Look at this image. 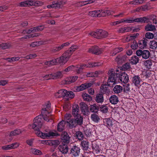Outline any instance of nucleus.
I'll return each instance as SVG.
<instances>
[{
	"instance_id": "56",
	"label": "nucleus",
	"mask_w": 157,
	"mask_h": 157,
	"mask_svg": "<svg viewBox=\"0 0 157 157\" xmlns=\"http://www.w3.org/2000/svg\"><path fill=\"white\" fill-rule=\"evenodd\" d=\"M101 92L103 93H108L109 92V90L108 89V88L106 87L104 85L101 86Z\"/></svg>"
},
{
	"instance_id": "13",
	"label": "nucleus",
	"mask_w": 157,
	"mask_h": 157,
	"mask_svg": "<svg viewBox=\"0 0 157 157\" xmlns=\"http://www.w3.org/2000/svg\"><path fill=\"white\" fill-rule=\"evenodd\" d=\"M92 84L91 83H86L82 84L80 86L76 87V90L77 91L79 92L85 90L91 86Z\"/></svg>"
},
{
	"instance_id": "4",
	"label": "nucleus",
	"mask_w": 157,
	"mask_h": 157,
	"mask_svg": "<svg viewBox=\"0 0 157 157\" xmlns=\"http://www.w3.org/2000/svg\"><path fill=\"white\" fill-rule=\"evenodd\" d=\"M51 108L50 104H48L41 110V114L44 120L48 122L50 121V112L49 111Z\"/></svg>"
},
{
	"instance_id": "22",
	"label": "nucleus",
	"mask_w": 157,
	"mask_h": 157,
	"mask_svg": "<svg viewBox=\"0 0 157 157\" xmlns=\"http://www.w3.org/2000/svg\"><path fill=\"white\" fill-rule=\"evenodd\" d=\"M61 138L64 142L66 143H69L70 137L67 132H63L61 134Z\"/></svg>"
},
{
	"instance_id": "18",
	"label": "nucleus",
	"mask_w": 157,
	"mask_h": 157,
	"mask_svg": "<svg viewBox=\"0 0 157 157\" xmlns=\"http://www.w3.org/2000/svg\"><path fill=\"white\" fill-rule=\"evenodd\" d=\"M47 42L45 41L41 40L39 41H36L30 44H29L27 46L28 48L32 47V48L35 47L37 46H39L41 45L46 44Z\"/></svg>"
},
{
	"instance_id": "37",
	"label": "nucleus",
	"mask_w": 157,
	"mask_h": 157,
	"mask_svg": "<svg viewBox=\"0 0 157 157\" xmlns=\"http://www.w3.org/2000/svg\"><path fill=\"white\" fill-rule=\"evenodd\" d=\"M132 29L129 27L121 28L118 30V32L120 33H124L131 31Z\"/></svg>"
},
{
	"instance_id": "49",
	"label": "nucleus",
	"mask_w": 157,
	"mask_h": 157,
	"mask_svg": "<svg viewBox=\"0 0 157 157\" xmlns=\"http://www.w3.org/2000/svg\"><path fill=\"white\" fill-rule=\"evenodd\" d=\"M100 110L102 113H106L108 111V108L106 106L104 105H101L100 107Z\"/></svg>"
},
{
	"instance_id": "63",
	"label": "nucleus",
	"mask_w": 157,
	"mask_h": 157,
	"mask_svg": "<svg viewBox=\"0 0 157 157\" xmlns=\"http://www.w3.org/2000/svg\"><path fill=\"white\" fill-rule=\"evenodd\" d=\"M139 35V34L138 33H135L133 35H129L130 37V39L131 40H134Z\"/></svg>"
},
{
	"instance_id": "51",
	"label": "nucleus",
	"mask_w": 157,
	"mask_h": 157,
	"mask_svg": "<svg viewBox=\"0 0 157 157\" xmlns=\"http://www.w3.org/2000/svg\"><path fill=\"white\" fill-rule=\"evenodd\" d=\"M143 2V0H135L131 2L130 4L132 5H139L142 4Z\"/></svg>"
},
{
	"instance_id": "12",
	"label": "nucleus",
	"mask_w": 157,
	"mask_h": 157,
	"mask_svg": "<svg viewBox=\"0 0 157 157\" xmlns=\"http://www.w3.org/2000/svg\"><path fill=\"white\" fill-rule=\"evenodd\" d=\"M80 148L76 146H74L71 149L70 154L72 157H77L80 153Z\"/></svg>"
},
{
	"instance_id": "16",
	"label": "nucleus",
	"mask_w": 157,
	"mask_h": 157,
	"mask_svg": "<svg viewBox=\"0 0 157 157\" xmlns=\"http://www.w3.org/2000/svg\"><path fill=\"white\" fill-rule=\"evenodd\" d=\"M63 2L62 1L58 2H54L52 4L48 5L47 7L49 9L59 8L62 6Z\"/></svg>"
},
{
	"instance_id": "45",
	"label": "nucleus",
	"mask_w": 157,
	"mask_h": 157,
	"mask_svg": "<svg viewBox=\"0 0 157 157\" xmlns=\"http://www.w3.org/2000/svg\"><path fill=\"white\" fill-rule=\"evenodd\" d=\"M150 48L152 49H155L157 48V42L154 40L151 41L150 43Z\"/></svg>"
},
{
	"instance_id": "21",
	"label": "nucleus",
	"mask_w": 157,
	"mask_h": 157,
	"mask_svg": "<svg viewBox=\"0 0 157 157\" xmlns=\"http://www.w3.org/2000/svg\"><path fill=\"white\" fill-rule=\"evenodd\" d=\"M69 44L70 43L68 42L64 43L60 46L54 47L52 49V51L53 52H58L62 49L64 47L68 46Z\"/></svg>"
},
{
	"instance_id": "52",
	"label": "nucleus",
	"mask_w": 157,
	"mask_h": 157,
	"mask_svg": "<svg viewBox=\"0 0 157 157\" xmlns=\"http://www.w3.org/2000/svg\"><path fill=\"white\" fill-rule=\"evenodd\" d=\"M10 46V45L9 44L2 43L0 44V48L5 49L9 48Z\"/></svg>"
},
{
	"instance_id": "55",
	"label": "nucleus",
	"mask_w": 157,
	"mask_h": 157,
	"mask_svg": "<svg viewBox=\"0 0 157 157\" xmlns=\"http://www.w3.org/2000/svg\"><path fill=\"white\" fill-rule=\"evenodd\" d=\"M128 20H128V19H127L126 20H122L121 21H114V22H112V25H116L119 24L120 23H123V22H126L127 23H128L127 21H128Z\"/></svg>"
},
{
	"instance_id": "34",
	"label": "nucleus",
	"mask_w": 157,
	"mask_h": 157,
	"mask_svg": "<svg viewBox=\"0 0 157 157\" xmlns=\"http://www.w3.org/2000/svg\"><path fill=\"white\" fill-rule=\"evenodd\" d=\"M75 120L76 125L77 124L81 125L82 123L83 118L80 115L75 117Z\"/></svg>"
},
{
	"instance_id": "58",
	"label": "nucleus",
	"mask_w": 157,
	"mask_h": 157,
	"mask_svg": "<svg viewBox=\"0 0 157 157\" xmlns=\"http://www.w3.org/2000/svg\"><path fill=\"white\" fill-rule=\"evenodd\" d=\"M44 79L48 80L51 79H53V74H51L47 75L43 77Z\"/></svg>"
},
{
	"instance_id": "24",
	"label": "nucleus",
	"mask_w": 157,
	"mask_h": 157,
	"mask_svg": "<svg viewBox=\"0 0 157 157\" xmlns=\"http://www.w3.org/2000/svg\"><path fill=\"white\" fill-rule=\"evenodd\" d=\"M72 114L74 117H76L78 115H80L79 114V107L77 105H75L72 107Z\"/></svg>"
},
{
	"instance_id": "11",
	"label": "nucleus",
	"mask_w": 157,
	"mask_h": 157,
	"mask_svg": "<svg viewBox=\"0 0 157 157\" xmlns=\"http://www.w3.org/2000/svg\"><path fill=\"white\" fill-rule=\"evenodd\" d=\"M127 21L128 23H133L135 22L141 23H148L149 22L150 20L149 18L144 17H143L138 18L130 20Z\"/></svg>"
},
{
	"instance_id": "62",
	"label": "nucleus",
	"mask_w": 157,
	"mask_h": 157,
	"mask_svg": "<svg viewBox=\"0 0 157 157\" xmlns=\"http://www.w3.org/2000/svg\"><path fill=\"white\" fill-rule=\"evenodd\" d=\"M131 47L133 49H136L138 47V44L136 41H134L133 44L131 45Z\"/></svg>"
},
{
	"instance_id": "31",
	"label": "nucleus",
	"mask_w": 157,
	"mask_h": 157,
	"mask_svg": "<svg viewBox=\"0 0 157 157\" xmlns=\"http://www.w3.org/2000/svg\"><path fill=\"white\" fill-rule=\"evenodd\" d=\"M138 46L140 48L144 49L147 46V42L145 39L140 40L138 42Z\"/></svg>"
},
{
	"instance_id": "36",
	"label": "nucleus",
	"mask_w": 157,
	"mask_h": 157,
	"mask_svg": "<svg viewBox=\"0 0 157 157\" xmlns=\"http://www.w3.org/2000/svg\"><path fill=\"white\" fill-rule=\"evenodd\" d=\"M123 50V48L121 47L116 48L111 52L110 54L111 56H113Z\"/></svg>"
},
{
	"instance_id": "50",
	"label": "nucleus",
	"mask_w": 157,
	"mask_h": 157,
	"mask_svg": "<svg viewBox=\"0 0 157 157\" xmlns=\"http://www.w3.org/2000/svg\"><path fill=\"white\" fill-rule=\"evenodd\" d=\"M21 133L20 129H16L12 132L10 133V136H15L19 135Z\"/></svg>"
},
{
	"instance_id": "53",
	"label": "nucleus",
	"mask_w": 157,
	"mask_h": 157,
	"mask_svg": "<svg viewBox=\"0 0 157 157\" xmlns=\"http://www.w3.org/2000/svg\"><path fill=\"white\" fill-rule=\"evenodd\" d=\"M145 37L149 39H152L154 37V34L150 32H147L145 35Z\"/></svg>"
},
{
	"instance_id": "42",
	"label": "nucleus",
	"mask_w": 157,
	"mask_h": 157,
	"mask_svg": "<svg viewBox=\"0 0 157 157\" xmlns=\"http://www.w3.org/2000/svg\"><path fill=\"white\" fill-rule=\"evenodd\" d=\"M31 152L35 155H42V152L40 150L36 148H32L31 149Z\"/></svg>"
},
{
	"instance_id": "9",
	"label": "nucleus",
	"mask_w": 157,
	"mask_h": 157,
	"mask_svg": "<svg viewBox=\"0 0 157 157\" xmlns=\"http://www.w3.org/2000/svg\"><path fill=\"white\" fill-rule=\"evenodd\" d=\"M40 3L38 1L27 0L22 2L20 3V6L21 7L27 6H37Z\"/></svg>"
},
{
	"instance_id": "10",
	"label": "nucleus",
	"mask_w": 157,
	"mask_h": 157,
	"mask_svg": "<svg viewBox=\"0 0 157 157\" xmlns=\"http://www.w3.org/2000/svg\"><path fill=\"white\" fill-rule=\"evenodd\" d=\"M83 69L82 64L81 65L80 67L78 65L76 66L72 65L68 67L64 70V71L66 72H68L72 70L76 71L78 73H79Z\"/></svg>"
},
{
	"instance_id": "46",
	"label": "nucleus",
	"mask_w": 157,
	"mask_h": 157,
	"mask_svg": "<svg viewBox=\"0 0 157 157\" xmlns=\"http://www.w3.org/2000/svg\"><path fill=\"white\" fill-rule=\"evenodd\" d=\"M67 93L65 94H66V96H65V97H66V98L69 100V98L72 99L74 97L75 95L74 94L73 92L72 91H67Z\"/></svg>"
},
{
	"instance_id": "28",
	"label": "nucleus",
	"mask_w": 157,
	"mask_h": 157,
	"mask_svg": "<svg viewBox=\"0 0 157 157\" xmlns=\"http://www.w3.org/2000/svg\"><path fill=\"white\" fill-rule=\"evenodd\" d=\"M145 29L147 31H153L156 30V29L155 26L148 24L145 26Z\"/></svg>"
},
{
	"instance_id": "43",
	"label": "nucleus",
	"mask_w": 157,
	"mask_h": 157,
	"mask_svg": "<svg viewBox=\"0 0 157 157\" xmlns=\"http://www.w3.org/2000/svg\"><path fill=\"white\" fill-rule=\"evenodd\" d=\"M99 108L96 104L90 106V110L92 112L96 113L99 110Z\"/></svg>"
},
{
	"instance_id": "20",
	"label": "nucleus",
	"mask_w": 157,
	"mask_h": 157,
	"mask_svg": "<svg viewBox=\"0 0 157 157\" xmlns=\"http://www.w3.org/2000/svg\"><path fill=\"white\" fill-rule=\"evenodd\" d=\"M127 56L121 55L118 56L115 58V60L118 64H121L126 60Z\"/></svg>"
},
{
	"instance_id": "5",
	"label": "nucleus",
	"mask_w": 157,
	"mask_h": 157,
	"mask_svg": "<svg viewBox=\"0 0 157 157\" xmlns=\"http://www.w3.org/2000/svg\"><path fill=\"white\" fill-rule=\"evenodd\" d=\"M108 73L109 76L108 80L107 85L109 86L112 87L117 83L116 80L117 74L115 73L111 70L109 71Z\"/></svg>"
},
{
	"instance_id": "17",
	"label": "nucleus",
	"mask_w": 157,
	"mask_h": 157,
	"mask_svg": "<svg viewBox=\"0 0 157 157\" xmlns=\"http://www.w3.org/2000/svg\"><path fill=\"white\" fill-rule=\"evenodd\" d=\"M78 78V77L76 76L67 78L63 81V82L65 84H69L74 82L77 80Z\"/></svg>"
},
{
	"instance_id": "8",
	"label": "nucleus",
	"mask_w": 157,
	"mask_h": 157,
	"mask_svg": "<svg viewBox=\"0 0 157 157\" xmlns=\"http://www.w3.org/2000/svg\"><path fill=\"white\" fill-rule=\"evenodd\" d=\"M136 55L138 56H142L143 58L147 59L150 56V53L147 50H138L136 51Z\"/></svg>"
},
{
	"instance_id": "23",
	"label": "nucleus",
	"mask_w": 157,
	"mask_h": 157,
	"mask_svg": "<svg viewBox=\"0 0 157 157\" xmlns=\"http://www.w3.org/2000/svg\"><path fill=\"white\" fill-rule=\"evenodd\" d=\"M67 90H59L55 94L56 98H61L65 97L67 93Z\"/></svg>"
},
{
	"instance_id": "30",
	"label": "nucleus",
	"mask_w": 157,
	"mask_h": 157,
	"mask_svg": "<svg viewBox=\"0 0 157 157\" xmlns=\"http://www.w3.org/2000/svg\"><path fill=\"white\" fill-rule=\"evenodd\" d=\"M101 71H96L94 72H89L87 74L86 76L88 77H97L98 75L101 73Z\"/></svg>"
},
{
	"instance_id": "35",
	"label": "nucleus",
	"mask_w": 157,
	"mask_h": 157,
	"mask_svg": "<svg viewBox=\"0 0 157 157\" xmlns=\"http://www.w3.org/2000/svg\"><path fill=\"white\" fill-rule=\"evenodd\" d=\"M59 151L63 154H66L68 151V147L67 145L60 146L59 147Z\"/></svg>"
},
{
	"instance_id": "7",
	"label": "nucleus",
	"mask_w": 157,
	"mask_h": 157,
	"mask_svg": "<svg viewBox=\"0 0 157 157\" xmlns=\"http://www.w3.org/2000/svg\"><path fill=\"white\" fill-rule=\"evenodd\" d=\"M72 54L68 50L64 52L62 56L59 58V62L62 63H65L68 60Z\"/></svg>"
},
{
	"instance_id": "44",
	"label": "nucleus",
	"mask_w": 157,
	"mask_h": 157,
	"mask_svg": "<svg viewBox=\"0 0 157 157\" xmlns=\"http://www.w3.org/2000/svg\"><path fill=\"white\" fill-rule=\"evenodd\" d=\"M83 149L87 150L89 147V143L87 141L83 140L81 142V144Z\"/></svg>"
},
{
	"instance_id": "19",
	"label": "nucleus",
	"mask_w": 157,
	"mask_h": 157,
	"mask_svg": "<svg viewBox=\"0 0 157 157\" xmlns=\"http://www.w3.org/2000/svg\"><path fill=\"white\" fill-rule=\"evenodd\" d=\"M120 79L121 82L126 83L128 82L129 78L127 75L125 73L123 72L120 75Z\"/></svg>"
},
{
	"instance_id": "26",
	"label": "nucleus",
	"mask_w": 157,
	"mask_h": 157,
	"mask_svg": "<svg viewBox=\"0 0 157 157\" xmlns=\"http://www.w3.org/2000/svg\"><path fill=\"white\" fill-rule=\"evenodd\" d=\"M102 65L101 63H95L93 62L90 63H88L87 64H82V66L84 68V67H98L101 66Z\"/></svg>"
},
{
	"instance_id": "6",
	"label": "nucleus",
	"mask_w": 157,
	"mask_h": 157,
	"mask_svg": "<svg viewBox=\"0 0 157 157\" xmlns=\"http://www.w3.org/2000/svg\"><path fill=\"white\" fill-rule=\"evenodd\" d=\"M35 134L37 136L40 137L42 139H45L52 136H56L57 134L52 132L50 131H45L44 132H42L40 130H36L35 131Z\"/></svg>"
},
{
	"instance_id": "14",
	"label": "nucleus",
	"mask_w": 157,
	"mask_h": 157,
	"mask_svg": "<svg viewBox=\"0 0 157 157\" xmlns=\"http://www.w3.org/2000/svg\"><path fill=\"white\" fill-rule=\"evenodd\" d=\"M142 81V80L138 75H135L132 78V83L137 87H139L141 85L140 83Z\"/></svg>"
},
{
	"instance_id": "29",
	"label": "nucleus",
	"mask_w": 157,
	"mask_h": 157,
	"mask_svg": "<svg viewBox=\"0 0 157 157\" xmlns=\"http://www.w3.org/2000/svg\"><path fill=\"white\" fill-rule=\"evenodd\" d=\"M66 122L64 121H62L60 122L57 126V130L61 132L65 128Z\"/></svg>"
},
{
	"instance_id": "15",
	"label": "nucleus",
	"mask_w": 157,
	"mask_h": 157,
	"mask_svg": "<svg viewBox=\"0 0 157 157\" xmlns=\"http://www.w3.org/2000/svg\"><path fill=\"white\" fill-rule=\"evenodd\" d=\"M88 52L98 55L102 53V50L98 46L92 47L89 48Z\"/></svg>"
},
{
	"instance_id": "33",
	"label": "nucleus",
	"mask_w": 157,
	"mask_h": 157,
	"mask_svg": "<svg viewBox=\"0 0 157 157\" xmlns=\"http://www.w3.org/2000/svg\"><path fill=\"white\" fill-rule=\"evenodd\" d=\"M122 87L121 86L117 85L114 87L113 91L115 94H118L122 92Z\"/></svg>"
},
{
	"instance_id": "2",
	"label": "nucleus",
	"mask_w": 157,
	"mask_h": 157,
	"mask_svg": "<svg viewBox=\"0 0 157 157\" xmlns=\"http://www.w3.org/2000/svg\"><path fill=\"white\" fill-rule=\"evenodd\" d=\"M43 124V120L41 118L40 115L36 117L33 120V123L32 124L30 125V126L32 128L35 130V131L36 130H39L41 128Z\"/></svg>"
},
{
	"instance_id": "59",
	"label": "nucleus",
	"mask_w": 157,
	"mask_h": 157,
	"mask_svg": "<svg viewBox=\"0 0 157 157\" xmlns=\"http://www.w3.org/2000/svg\"><path fill=\"white\" fill-rule=\"evenodd\" d=\"M76 136L79 140H81L83 138V135L82 133L80 132H78L76 133Z\"/></svg>"
},
{
	"instance_id": "32",
	"label": "nucleus",
	"mask_w": 157,
	"mask_h": 157,
	"mask_svg": "<svg viewBox=\"0 0 157 157\" xmlns=\"http://www.w3.org/2000/svg\"><path fill=\"white\" fill-rule=\"evenodd\" d=\"M103 122L104 124L108 127H110L113 125L112 120L109 118L104 119Z\"/></svg>"
},
{
	"instance_id": "57",
	"label": "nucleus",
	"mask_w": 157,
	"mask_h": 157,
	"mask_svg": "<svg viewBox=\"0 0 157 157\" xmlns=\"http://www.w3.org/2000/svg\"><path fill=\"white\" fill-rule=\"evenodd\" d=\"M78 48L77 45L72 46L68 50L72 54Z\"/></svg>"
},
{
	"instance_id": "38",
	"label": "nucleus",
	"mask_w": 157,
	"mask_h": 157,
	"mask_svg": "<svg viewBox=\"0 0 157 157\" xmlns=\"http://www.w3.org/2000/svg\"><path fill=\"white\" fill-rule=\"evenodd\" d=\"M95 100L98 103H101L104 101V98L102 94H98L95 98Z\"/></svg>"
},
{
	"instance_id": "47",
	"label": "nucleus",
	"mask_w": 157,
	"mask_h": 157,
	"mask_svg": "<svg viewBox=\"0 0 157 157\" xmlns=\"http://www.w3.org/2000/svg\"><path fill=\"white\" fill-rule=\"evenodd\" d=\"M91 117L92 120L95 122H98L100 120V118L98 116L95 114H91Z\"/></svg>"
},
{
	"instance_id": "54",
	"label": "nucleus",
	"mask_w": 157,
	"mask_h": 157,
	"mask_svg": "<svg viewBox=\"0 0 157 157\" xmlns=\"http://www.w3.org/2000/svg\"><path fill=\"white\" fill-rule=\"evenodd\" d=\"M144 65L147 68H150L152 65V63L151 60H147L145 61L144 62Z\"/></svg>"
},
{
	"instance_id": "40",
	"label": "nucleus",
	"mask_w": 157,
	"mask_h": 157,
	"mask_svg": "<svg viewBox=\"0 0 157 157\" xmlns=\"http://www.w3.org/2000/svg\"><path fill=\"white\" fill-rule=\"evenodd\" d=\"M67 122L69 126L71 128L75 127L76 125L75 121H74L73 119H70L69 121H67Z\"/></svg>"
},
{
	"instance_id": "39",
	"label": "nucleus",
	"mask_w": 157,
	"mask_h": 157,
	"mask_svg": "<svg viewBox=\"0 0 157 157\" xmlns=\"http://www.w3.org/2000/svg\"><path fill=\"white\" fill-rule=\"evenodd\" d=\"M82 97L84 101H90L92 99L91 97L86 93H83L82 95Z\"/></svg>"
},
{
	"instance_id": "25",
	"label": "nucleus",
	"mask_w": 157,
	"mask_h": 157,
	"mask_svg": "<svg viewBox=\"0 0 157 157\" xmlns=\"http://www.w3.org/2000/svg\"><path fill=\"white\" fill-rule=\"evenodd\" d=\"M59 58L56 59H53L52 60L45 62L44 63L45 65L48 66L54 65H56L58 63H62L59 62Z\"/></svg>"
},
{
	"instance_id": "27",
	"label": "nucleus",
	"mask_w": 157,
	"mask_h": 157,
	"mask_svg": "<svg viewBox=\"0 0 157 157\" xmlns=\"http://www.w3.org/2000/svg\"><path fill=\"white\" fill-rule=\"evenodd\" d=\"M109 101L112 104H116L119 101L118 98L115 95H111L109 98Z\"/></svg>"
},
{
	"instance_id": "3",
	"label": "nucleus",
	"mask_w": 157,
	"mask_h": 157,
	"mask_svg": "<svg viewBox=\"0 0 157 157\" xmlns=\"http://www.w3.org/2000/svg\"><path fill=\"white\" fill-rule=\"evenodd\" d=\"M89 35L97 39L104 38L107 37L108 33L106 31L101 29H97L95 32H91L89 33Z\"/></svg>"
},
{
	"instance_id": "61",
	"label": "nucleus",
	"mask_w": 157,
	"mask_h": 157,
	"mask_svg": "<svg viewBox=\"0 0 157 157\" xmlns=\"http://www.w3.org/2000/svg\"><path fill=\"white\" fill-rule=\"evenodd\" d=\"M82 112H83V114H86V113L88 111L87 107L85 104H83V106L82 107Z\"/></svg>"
},
{
	"instance_id": "41",
	"label": "nucleus",
	"mask_w": 157,
	"mask_h": 157,
	"mask_svg": "<svg viewBox=\"0 0 157 157\" xmlns=\"http://www.w3.org/2000/svg\"><path fill=\"white\" fill-rule=\"evenodd\" d=\"M139 60V58L136 56H132L130 59L131 62L132 64H136L138 62Z\"/></svg>"
},
{
	"instance_id": "64",
	"label": "nucleus",
	"mask_w": 157,
	"mask_h": 157,
	"mask_svg": "<svg viewBox=\"0 0 157 157\" xmlns=\"http://www.w3.org/2000/svg\"><path fill=\"white\" fill-rule=\"evenodd\" d=\"M93 149L94 151L96 153L98 154L100 152V150L98 146H95V147H93Z\"/></svg>"
},
{
	"instance_id": "1",
	"label": "nucleus",
	"mask_w": 157,
	"mask_h": 157,
	"mask_svg": "<svg viewBox=\"0 0 157 157\" xmlns=\"http://www.w3.org/2000/svg\"><path fill=\"white\" fill-rule=\"evenodd\" d=\"M110 14L109 10H97L90 11L88 13V15L92 17H98L105 16L107 15Z\"/></svg>"
},
{
	"instance_id": "48",
	"label": "nucleus",
	"mask_w": 157,
	"mask_h": 157,
	"mask_svg": "<svg viewBox=\"0 0 157 157\" xmlns=\"http://www.w3.org/2000/svg\"><path fill=\"white\" fill-rule=\"evenodd\" d=\"M53 79H55L61 78L62 76V75L61 72L58 71L56 73L53 74Z\"/></svg>"
},
{
	"instance_id": "60",
	"label": "nucleus",
	"mask_w": 157,
	"mask_h": 157,
	"mask_svg": "<svg viewBox=\"0 0 157 157\" xmlns=\"http://www.w3.org/2000/svg\"><path fill=\"white\" fill-rule=\"evenodd\" d=\"M11 149L17 148L19 146V144L17 142L12 143L10 144Z\"/></svg>"
}]
</instances>
